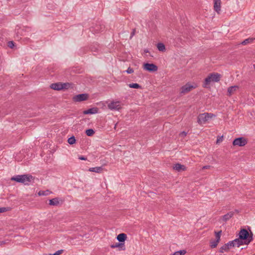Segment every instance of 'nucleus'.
<instances>
[{"label": "nucleus", "mask_w": 255, "mask_h": 255, "mask_svg": "<svg viewBox=\"0 0 255 255\" xmlns=\"http://www.w3.org/2000/svg\"><path fill=\"white\" fill-rule=\"evenodd\" d=\"M35 179V177L30 174H23L13 176L10 179L11 181L28 185L30 183H33Z\"/></svg>", "instance_id": "f257e3e1"}, {"label": "nucleus", "mask_w": 255, "mask_h": 255, "mask_svg": "<svg viewBox=\"0 0 255 255\" xmlns=\"http://www.w3.org/2000/svg\"><path fill=\"white\" fill-rule=\"evenodd\" d=\"M248 230L249 232L246 229H241L239 236L249 245L253 240V233L250 227H248Z\"/></svg>", "instance_id": "f03ea898"}, {"label": "nucleus", "mask_w": 255, "mask_h": 255, "mask_svg": "<svg viewBox=\"0 0 255 255\" xmlns=\"http://www.w3.org/2000/svg\"><path fill=\"white\" fill-rule=\"evenodd\" d=\"M213 117H215V115L212 113H205L200 114L198 116L197 122L199 124L201 125L202 123H205Z\"/></svg>", "instance_id": "7ed1b4c3"}, {"label": "nucleus", "mask_w": 255, "mask_h": 255, "mask_svg": "<svg viewBox=\"0 0 255 255\" xmlns=\"http://www.w3.org/2000/svg\"><path fill=\"white\" fill-rule=\"evenodd\" d=\"M248 143V140L244 137L236 138L233 141V145L234 146H244Z\"/></svg>", "instance_id": "20e7f679"}, {"label": "nucleus", "mask_w": 255, "mask_h": 255, "mask_svg": "<svg viewBox=\"0 0 255 255\" xmlns=\"http://www.w3.org/2000/svg\"><path fill=\"white\" fill-rule=\"evenodd\" d=\"M89 95L88 94L84 93L77 95L72 98L73 101L75 102H81L86 101L88 99Z\"/></svg>", "instance_id": "39448f33"}, {"label": "nucleus", "mask_w": 255, "mask_h": 255, "mask_svg": "<svg viewBox=\"0 0 255 255\" xmlns=\"http://www.w3.org/2000/svg\"><path fill=\"white\" fill-rule=\"evenodd\" d=\"M143 68L144 70L149 72H155L157 70V66L153 63H145L143 65Z\"/></svg>", "instance_id": "423d86ee"}, {"label": "nucleus", "mask_w": 255, "mask_h": 255, "mask_svg": "<svg viewBox=\"0 0 255 255\" xmlns=\"http://www.w3.org/2000/svg\"><path fill=\"white\" fill-rule=\"evenodd\" d=\"M108 107L111 110L119 111L122 109L120 101H113L108 104Z\"/></svg>", "instance_id": "0eeeda50"}, {"label": "nucleus", "mask_w": 255, "mask_h": 255, "mask_svg": "<svg viewBox=\"0 0 255 255\" xmlns=\"http://www.w3.org/2000/svg\"><path fill=\"white\" fill-rule=\"evenodd\" d=\"M232 247H234V243H233V242L230 241L228 243L224 245L220 248L219 252L221 253L227 252L229 251V249Z\"/></svg>", "instance_id": "6e6552de"}, {"label": "nucleus", "mask_w": 255, "mask_h": 255, "mask_svg": "<svg viewBox=\"0 0 255 255\" xmlns=\"http://www.w3.org/2000/svg\"><path fill=\"white\" fill-rule=\"evenodd\" d=\"M193 88H195V87L188 83L181 87L180 88V93L181 94H184L185 93H188Z\"/></svg>", "instance_id": "1a4fd4ad"}, {"label": "nucleus", "mask_w": 255, "mask_h": 255, "mask_svg": "<svg viewBox=\"0 0 255 255\" xmlns=\"http://www.w3.org/2000/svg\"><path fill=\"white\" fill-rule=\"evenodd\" d=\"M234 243V247L237 246L239 247L241 245H248L246 242H245L243 239H241L240 237L239 236V238L236 239L233 241H232Z\"/></svg>", "instance_id": "9d476101"}, {"label": "nucleus", "mask_w": 255, "mask_h": 255, "mask_svg": "<svg viewBox=\"0 0 255 255\" xmlns=\"http://www.w3.org/2000/svg\"><path fill=\"white\" fill-rule=\"evenodd\" d=\"M99 112V108L97 107H93L90 109H89L87 110H85L83 111V113L84 115H89V114H95L98 113Z\"/></svg>", "instance_id": "9b49d317"}, {"label": "nucleus", "mask_w": 255, "mask_h": 255, "mask_svg": "<svg viewBox=\"0 0 255 255\" xmlns=\"http://www.w3.org/2000/svg\"><path fill=\"white\" fill-rule=\"evenodd\" d=\"M111 247L113 249L118 248V250L119 251H125V250H126L125 246L124 244V243H121L120 242L116 243L115 244H113L111 245Z\"/></svg>", "instance_id": "f8f14e48"}, {"label": "nucleus", "mask_w": 255, "mask_h": 255, "mask_svg": "<svg viewBox=\"0 0 255 255\" xmlns=\"http://www.w3.org/2000/svg\"><path fill=\"white\" fill-rule=\"evenodd\" d=\"M213 82H218L220 80L221 75L218 73H212L209 75Z\"/></svg>", "instance_id": "ddd939ff"}, {"label": "nucleus", "mask_w": 255, "mask_h": 255, "mask_svg": "<svg viewBox=\"0 0 255 255\" xmlns=\"http://www.w3.org/2000/svg\"><path fill=\"white\" fill-rule=\"evenodd\" d=\"M127 239V236L125 233H121L119 234L117 237V239L119 242L121 243H124L125 245V242Z\"/></svg>", "instance_id": "4468645a"}, {"label": "nucleus", "mask_w": 255, "mask_h": 255, "mask_svg": "<svg viewBox=\"0 0 255 255\" xmlns=\"http://www.w3.org/2000/svg\"><path fill=\"white\" fill-rule=\"evenodd\" d=\"M50 88L53 90L60 91L62 90V83L58 82L52 83L50 86Z\"/></svg>", "instance_id": "2eb2a0df"}, {"label": "nucleus", "mask_w": 255, "mask_h": 255, "mask_svg": "<svg viewBox=\"0 0 255 255\" xmlns=\"http://www.w3.org/2000/svg\"><path fill=\"white\" fill-rule=\"evenodd\" d=\"M60 201H61V202L63 201V200H60ZM59 201L60 199L58 197H56L52 199H50L49 200V204L51 206H58L59 204Z\"/></svg>", "instance_id": "dca6fc26"}, {"label": "nucleus", "mask_w": 255, "mask_h": 255, "mask_svg": "<svg viewBox=\"0 0 255 255\" xmlns=\"http://www.w3.org/2000/svg\"><path fill=\"white\" fill-rule=\"evenodd\" d=\"M239 89V86H233L229 87L228 88V95L229 96H231L232 94H233L238 89Z\"/></svg>", "instance_id": "f3484780"}, {"label": "nucleus", "mask_w": 255, "mask_h": 255, "mask_svg": "<svg viewBox=\"0 0 255 255\" xmlns=\"http://www.w3.org/2000/svg\"><path fill=\"white\" fill-rule=\"evenodd\" d=\"M173 169L178 171H185L186 169V167L184 165L177 163L174 165Z\"/></svg>", "instance_id": "a211bd4d"}, {"label": "nucleus", "mask_w": 255, "mask_h": 255, "mask_svg": "<svg viewBox=\"0 0 255 255\" xmlns=\"http://www.w3.org/2000/svg\"><path fill=\"white\" fill-rule=\"evenodd\" d=\"M214 9L219 14V11L220 10L221 0H214Z\"/></svg>", "instance_id": "6ab92c4d"}, {"label": "nucleus", "mask_w": 255, "mask_h": 255, "mask_svg": "<svg viewBox=\"0 0 255 255\" xmlns=\"http://www.w3.org/2000/svg\"><path fill=\"white\" fill-rule=\"evenodd\" d=\"M234 212L233 211L229 212L227 214L224 215L222 217L223 220L224 222H227L228 220H229L230 219H231L234 215Z\"/></svg>", "instance_id": "aec40b11"}, {"label": "nucleus", "mask_w": 255, "mask_h": 255, "mask_svg": "<svg viewBox=\"0 0 255 255\" xmlns=\"http://www.w3.org/2000/svg\"><path fill=\"white\" fill-rule=\"evenodd\" d=\"M211 82H212L211 77L208 75L204 80L203 87L204 88H208Z\"/></svg>", "instance_id": "412c9836"}, {"label": "nucleus", "mask_w": 255, "mask_h": 255, "mask_svg": "<svg viewBox=\"0 0 255 255\" xmlns=\"http://www.w3.org/2000/svg\"><path fill=\"white\" fill-rule=\"evenodd\" d=\"M73 84L71 83H62V90L68 89L72 88Z\"/></svg>", "instance_id": "4be33fe9"}, {"label": "nucleus", "mask_w": 255, "mask_h": 255, "mask_svg": "<svg viewBox=\"0 0 255 255\" xmlns=\"http://www.w3.org/2000/svg\"><path fill=\"white\" fill-rule=\"evenodd\" d=\"M103 170L102 166L90 168L89 171L96 173H100Z\"/></svg>", "instance_id": "5701e85b"}, {"label": "nucleus", "mask_w": 255, "mask_h": 255, "mask_svg": "<svg viewBox=\"0 0 255 255\" xmlns=\"http://www.w3.org/2000/svg\"><path fill=\"white\" fill-rule=\"evenodd\" d=\"M255 39V38H248L244 40L243 41H242L241 44L245 45H247V44L252 43Z\"/></svg>", "instance_id": "b1692460"}, {"label": "nucleus", "mask_w": 255, "mask_h": 255, "mask_svg": "<svg viewBox=\"0 0 255 255\" xmlns=\"http://www.w3.org/2000/svg\"><path fill=\"white\" fill-rule=\"evenodd\" d=\"M157 48L159 51H164L165 50V46L162 43H158L157 44Z\"/></svg>", "instance_id": "393cba45"}, {"label": "nucleus", "mask_w": 255, "mask_h": 255, "mask_svg": "<svg viewBox=\"0 0 255 255\" xmlns=\"http://www.w3.org/2000/svg\"><path fill=\"white\" fill-rule=\"evenodd\" d=\"M95 131L92 128H89L86 130L85 133L87 136H91L95 133Z\"/></svg>", "instance_id": "a878e982"}, {"label": "nucleus", "mask_w": 255, "mask_h": 255, "mask_svg": "<svg viewBox=\"0 0 255 255\" xmlns=\"http://www.w3.org/2000/svg\"><path fill=\"white\" fill-rule=\"evenodd\" d=\"M220 242L217 240H215L214 241H212L210 242V246L211 248H215L217 247L218 244H219Z\"/></svg>", "instance_id": "bb28decb"}, {"label": "nucleus", "mask_w": 255, "mask_h": 255, "mask_svg": "<svg viewBox=\"0 0 255 255\" xmlns=\"http://www.w3.org/2000/svg\"><path fill=\"white\" fill-rule=\"evenodd\" d=\"M129 87L134 89H140L141 86L137 83H130L128 84Z\"/></svg>", "instance_id": "cd10ccee"}, {"label": "nucleus", "mask_w": 255, "mask_h": 255, "mask_svg": "<svg viewBox=\"0 0 255 255\" xmlns=\"http://www.w3.org/2000/svg\"><path fill=\"white\" fill-rule=\"evenodd\" d=\"M69 144L72 145L76 142V139L74 136H72L68 139Z\"/></svg>", "instance_id": "c85d7f7f"}, {"label": "nucleus", "mask_w": 255, "mask_h": 255, "mask_svg": "<svg viewBox=\"0 0 255 255\" xmlns=\"http://www.w3.org/2000/svg\"><path fill=\"white\" fill-rule=\"evenodd\" d=\"M103 28H104V26H98L97 25L95 28H93V29L92 30V31H94L96 33L99 32L101 30L102 31Z\"/></svg>", "instance_id": "c756f323"}, {"label": "nucleus", "mask_w": 255, "mask_h": 255, "mask_svg": "<svg viewBox=\"0 0 255 255\" xmlns=\"http://www.w3.org/2000/svg\"><path fill=\"white\" fill-rule=\"evenodd\" d=\"M186 253V251L185 250H180L175 252L172 255H184Z\"/></svg>", "instance_id": "7c9ffc66"}, {"label": "nucleus", "mask_w": 255, "mask_h": 255, "mask_svg": "<svg viewBox=\"0 0 255 255\" xmlns=\"http://www.w3.org/2000/svg\"><path fill=\"white\" fill-rule=\"evenodd\" d=\"M221 233H222V231L221 230H220V231H219L218 232H215V237H216V239L215 240H218V241H219L220 242Z\"/></svg>", "instance_id": "2f4dec72"}, {"label": "nucleus", "mask_w": 255, "mask_h": 255, "mask_svg": "<svg viewBox=\"0 0 255 255\" xmlns=\"http://www.w3.org/2000/svg\"><path fill=\"white\" fill-rule=\"evenodd\" d=\"M50 191L49 190H46V191H40L38 193V195L39 196H46L47 195Z\"/></svg>", "instance_id": "473e14b6"}, {"label": "nucleus", "mask_w": 255, "mask_h": 255, "mask_svg": "<svg viewBox=\"0 0 255 255\" xmlns=\"http://www.w3.org/2000/svg\"><path fill=\"white\" fill-rule=\"evenodd\" d=\"M63 252H64L63 250H60L56 251L54 254H49L47 255H60L61 254H62L63 253Z\"/></svg>", "instance_id": "72a5a7b5"}, {"label": "nucleus", "mask_w": 255, "mask_h": 255, "mask_svg": "<svg viewBox=\"0 0 255 255\" xmlns=\"http://www.w3.org/2000/svg\"><path fill=\"white\" fill-rule=\"evenodd\" d=\"M7 46L10 48H13L15 46V43L13 41H9L7 43Z\"/></svg>", "instance_id": "f704fd0d"}, {"label": "nucleus", "mask_w": 255, "mask_h": 255, "mask_svg": "<svg viewBox=\"0 0 255 255\" xmlns=\"http://www.w3.org/2000/svg\"><path fill=\"white\" fill-rule=\"evenodd\" d=\"M126 72L128 74H131L133 72V69L130 67L128 68V69L126 71Z\"/></svg>", "instance_id": "c9c22d12"}, {"label": "nucleus", "mask_w": 255, "mask_h": 255, "mask_svg": "<svg viewBox=\"0 0 255 255\" xmlns=\"http://www.w3.org/2000/svg\"><path fill=\"white\" fill-rule=\"evenodd\" d=\"M7 210L5 207H1L0 208V213L5 212L7 211Z\"/></svg>", "instance_id": "e433bc0d"}, {"label": "nucleus", "mask_w": 255, "mask_h": 255, "mask_svg": "<svg viewBox=\"0 0 255 255\" xmlns=\"http://www.w3.org/2000/svg\"><path fill=\"white\" fill-rule=\"evenodd\" d=\"M135 29H133L132 31L130 33V38L135 35Z\"/></svg>", "instance_id": "4c0bfd02"}, {"label": "nucleus", "mask_w": 255, "mask_h": 255, "mask_svg": "<svg viewBox=\"0 0 255 255\" xmlns=\"http://www.w3.org/2000/svg\"><path fill=\"white\" fill-rule=\"evenodd\" d=\"M79 159L80 160H87V157L84 156H80L79 157Z\"/></svg>", "instance_id": "58836bf2"}, {"label": "nucleus", "mask_w": 255, "mask_h": 255, "mask_svg": "<svg viewBox=\"0 0 255 255\" xmlns=\"http://www.w3.org/2000/svg\"><path fill=\"white\" fill-rule=\"evenodd\" d=\"M223 139V136L218 137L217 139V143H218L220 141H222Z\"/></svg>", "instance_id": "ea45409f"}, {"label": "nucleus", "mask_w": 255, "mask_h": 255, "mask_svg": "<svg viewBox=\"0 0 255 255\" xmlns=\"http://www.w3.org/2000/svg\"><path fill=\"white\" fill-rule=\"evenodd\" d=\"M187 134V133L185 131H182L180 133V135L182 136H186Z\"/></svg>", "instance_id": "a19ab883"}, {"label": "nucleus", "mask_w": 255, "mask_h": 255, "mask_svg": "<svg viewBox=\"0 0 255 255\" xmlns=\"http://www.w3.org/2000/svg\"><path fill=\"white\" fill-rule=\"evenodd\" d=\"M5 244H6V241H0V246H2V245H4Z\"/></svg>", "instance_id": "79ce46f5"}, {"label": "nucleus", "mask_w": 255, "mask_h": 255, "mask_svg": "<svg viewBox=\"0 0 255 255\" xmlns=\"http://www.w3.org/2000/svg\"><path fill=\"white\" fill-rule=\"evenodd\" d=\"M209 167H210V166H208V165H207V166H204V167H203V169H208V168H209Z\"/></svg>", "instance_id": "37998d69"}, {"label": "nucleus", "mask_w": 255, "mask_h": 255, "mask_svg": "<svg viewBox=\"0 0 255 255\" xmlns=\"http://www.w3.org/2000/svg\"><path fill=\"white\" fill-rule=\"evenodd\" d=\"M144 53H148L149 51L147 49H144Z\"/></svg>", "instance_id": "c03bdc74"}]
</instances>
